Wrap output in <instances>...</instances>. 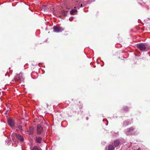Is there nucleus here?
Returning a JSON list of instances; mask_svg holds the SVG:
<instances>
[{
    "instance_id": "1",
    "label": "nucleus",
    "mask_w": 150,
    "mask_h": 150,
    "mask_svg": "<svg viewBox=\"0 0 150 150\" xmlns=\"http://www.w3.org/2000/svg\"><path fill=\"white\" fill-rule=\"evenodd\" d=\"M147 45L145 43H141L137 44V47L140 50L142 51L145 50Z\"/></svg>"
},
{
    "instance_id": "2",
    "label": "nucleus",
    "mask_w": 150,
    "mask_h": 150,
    "mask_svg": "<svg viewBox=\"0 0 150 150\" xmlns=\"http://www.w3.org/2000/svg\"><path fill=\"white\" fill-rule=\"evenodd\" d=\"M54 31L55 32H60L64 30L63 28L59 26H54L53 28Z\"/></svg>"
},
{
    "instance_id": "3",
    "label": "nucleus",
    "mask_w": 150,
    "mask_h": 150,
    "mask_svg": "<svg viewBox=\"0 0 150 150\" xmlns=\"http://www.w3.org/2000/svg\"><path fill=\"white\" fill-rule=\"evenodd\" d=\"M8 123L9 125L12 127L15 125V122L11 119L9 118L8 120Z\"/></svg>"
},
{
    "instance_id": "4",
    "label": "nucleus",
    "mask_w": 150,
    "mask_h": 150,
    "mask_svg": "<svg viewBox=\"0 0 150 150\" xmlns=\"http://www.w3.org/2000/svg\"><path fill=\"white\" fill-rule=\"evenodd\" d=\"M37 134H40L43 131L42 127L40 125H38L37 127Z\"/></svg>"
},
{
    "instance_id": "5",
    "label": "nucleus",
    "mask_w": 150,
    "mask_h": 150,
    "mask_svg": "<svg viewBox=\"0 0 150 150\" xmlns=\"http://www.w3.org/2000/svg\"><path fill=\"white\" fill-rule=\"evenodd\" d=\"M16 78L18 79L21 80L23 79L22 73L20 72L19 74H17L16 76Z\"/></svg>"
},
{
    "instance_id": "6",
    "label": "nucleus",
    "mask_w": 150,
    "mask_h": 150,
    "mask_svg": "<svg viewBox=\"0 0 150 150\" xmlns=\"http://www.w3.org/2000/svg\"><path fill=\"white\" fill-rule=\"evenodd\" d=\"M134 129L133 127H131L127 129L126 130V132L127 134L130 133L132 132L134 130Z\"/></svg>"
},
{
    "instance_id": "7",
    "label": "nucleus",
    "mask_w": 150,
    "mask_h": 150,
    "mask_svg": "<svg viewBox=\"0 0 150 150\" xmlns=\"http://www.w3.org/2000/svg\"><path fill=\"white\" fill-rule=\"evenodd\" d=\"M77 10L76 9H72L70 11L71 15H75L77 14Z\"/></svg>"
},
{
    "instance_id": "8",
    "label": "nucleus",
    "mask_w": 150,
    "mask_h": 150,
    "mask_svg": "<svg viewBox=\"0 0 150 150\" xmlns=\"http://www.w3.org/2000/svg\"><path fill=\"white\" fill-rule=\"evenodd\" d=\"M42 139L40 137H36L35 141L36 142L40 144L41 143Z\"/></svg>"
},
{
    "instance_id": "9",
    "label": "nucleus",
    "mask_w": 150,
    "mask_h": 150,
    "mask_svg": "<svg viewBox=\"0 0 150 150\" xmlns=\"http://www.w3.org/2000/svg\"><path fill=\"white\" fill-rule=\"evenodd\" d=\"M16 136L17 138L18 139L20 140L22 142L23 141L24 138L21 135L19 134H16Z\"/></svg>"
},
{
    "instance_id": "10",
    "label": "nucleus",
    "mask_w": 150,
    "mask_h": 150,
    "mask_svg": "<svg viewBox=\"0 0 150 150\" xmlns=\"http://www.w3.org/2000/svg\"><path fill=\"white\" fill-rule=\"evenodd\" d=\"M120 142L119 140H116L114 142V145L115 147L118 146L120 144Z\"/></svg>"
},
{
    "instance_id": "11",
    "label": "nucleus",
    "mask_w": 150,
    "mask_h": 150,
    "mask_svg": "<svg viewBox=\"0 0 150 150\" xmlns=\"http://www.w3.org/2000/svg\"><path fill=\"white\" fill-rule=\"evenodd\" d=\"M114 148L112 145H109L108 146V150H114Z\"/></svg>"
},
{
    "instance_id": "12",
    "label": "nucleus",
    "mask_w": 150,
    "mask_h": 150,
    "mask_svg": "<svg viewBox=\"0 0 150 150\" xmlns=\"http://www.w3.org/2000/svg\"><path fill=\"white\" fill-rule=\"evenodd\" d=\"M67 11H62V13L64 16H66L67 15Z\"/></svg>"
},
{
    "instance_id": "13",
    "label": "nucleus",
    "mask_w": 150,
    "mask_h": 150,
    "mask_svg": "<svg viewBox=\"0 0 150 150\" xmlns=\"http://www.w3.org/2000/svg\"><path fill=\"white\" fill-rule=\"evenodd\" d=\"M33 150H40V149L37 146H35L33 149Z\"/></svg>"
},
{
    "instance_id": "14",
    "label": "nucleus",
    "mask_w": 150,
    "mask_h": 150,
    "mask_svg": "<svg viewBox=\"0 0 150 150\" xmlns=\"http://www.w3.org/2000/svg\"><path fill=\"white\" fill-rule=\"evenodd\" d=\"M18 129L19 130H22V127L21 126H19L18 127Z\"/></svg>"
},
{
    "instance_id": "15",
    "label": "nucleus",
    "mask_w": 150,
    "mask_h": 150,
    "mask_svg": "<svg viewBox=\"0 0 150 150\" xmlns=\"http://www.w3.org/2000/svg\"><path fill=\"white\" fill-rule=\"evenodd\" d=\"M137 150H141L140 148H139Z\"/></svg>"
}]
</instances>
